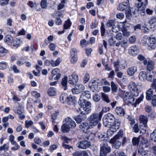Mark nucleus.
I'll use <instances>...</instances> for the list:
<instances>
[{"mask_svg": "<svg viewBox=\"0 0 156 156\" xmlns=\"http://www.w3.org/2000/svg\"><path fill=\"white\" fill-rule=\"evenodd\" d=\"M133 96L135 97H137L138 95L139 91L138 88L135 89V90H132L131 92Z\"/></svg>", "mask_w": 156, "mask_h": 156, "instance_id": "obj_50", "label": "nucleus"}, {"mask_svg": "<svg viewBox=\"0 0 156 156\" xmlns=\"http://www.w3.org/2000/svg\"><path fill=\"white\" fill-rule=\"evenodd\" d=\"M75 119L78 123H81L83 120L82 117L80 115H78L75 117Z\"/></svg>", "mask_w": 156, "mask_h": 156, "instance_id": "obj_45", "label": "nucleus"}, {"mask_svg": "<svg viewBox=\"0 0 156 156\" xmlns=\"http://www.w3.org/2000/svg\"><path fill=\"white\" fill-rule=\"evenodd\" d=\"M115 111L117 114L120 116H124L125 113L124 109L121 107L116 108Z\"/></svg>", "mask_w": 156, "mask_h": 156, "instance_id": "obj_24", "label": "nucleus"}, {"mask_svg": "<svg viewBox=\"0 0 156 156\" xmlns=\"http://www.w3.org/2000/svg\"><path fill=\"white\" fill-rule=\"evenodd\" d=\"M58 112H55L52 114L51 115V119L53 120L52 122H54V120L57 119V117L58 115Z\"/></svg>", "mask_w": 156, "mask_h": 156, "instance_id": "obj_58", "label": "nucleus"}, {"mask_svg": "<svg viewBox=\"0 0 156 156\" xmlns=\"http://www.w3.org/2000/svg\"><path fill=\"white\" fill-rule=\"evenodd\" d=\"M14 112L16 113L18 115L22 114L23 113V110L22 107L20 105H19L16 109H14Z\"/></svg>", "mask_w": 156, "mask_h": 156, "instance_id": "obj_34", "label": "nucleus"}, {"mask_svg": "<svg viewBox=\"0 0 156 156\" xmlns=\"http://www.w3.org/2000/svg\"><path fill=\"white\" fill-rule=\"evenodd\" d=\"M156 22V17H153L149 21L148 23L150 24H152Z\"/></svg>", "mask_w": 156, "mask_h": 156, "instance_id": "obj_60", "label": "nucleus"}, {"mask_svg": "<svg viewBox=\"0 0 156 156\" xmlns=\"http://www.w3.org/2000/svg\"><path fill=\"white\" fill-rule=\"evenodd\" d=\"M71 25V23L70 22V20L69 19L68 20L65 21L64 25V29H68L70 27Z\"/></svg>", "mask_w": 156, "mask_h": 156, "instance_id": "obj_37", "label": "nucleus"}, {"mask_svg": "<svg viewBox=\"0 0 156 156\" xmlns=\"http://www.w3.org/2000/svg\"><path fill=\"white\" fill-rule=\"evenodd\" d=\"M70 129V127L68 126L66 122L62 126L61 130L62 133H67L69 131Z\"/></svg>", "mask_w": 156, "mask_h": 156, "instance_id": "obj_25", "label": "nucleus"}, {"mask_svg": "<svg viewBox=\"0 0 156 156\" xmlns=\"http://www.w3.org/2000/svg\"><path fill=\"white\" fill-rule=\"evenodd\" d=\"M145 5L143 3H141L140 6L139 5V4L138 5V9H135L134 11L132 12H131L130 9H129L128 10V13H126V17H129L130 16H133V17L136 16V15L138 14V11H140L141 12H144V9L145 8Z\"/></svg>", "mask_w": 156, "mask_h": 156, "instance_id": "obj_8", "label": "nucleus"}, {"mask_svg": "<svg viewBox=\"0 0 156 156\" xmlns=\"http://www.w3.org/2000/svg\"><path fill=\"white\" fill-rule=\"evenodd\" d=\"M137 58L138 60L141 61H143L144 64L146 65L147 64V61L144 57L141 54H139L138 55Z\"/></svg>", "mask_w": 156, "mask_h": 156, "instance_id": "obj_39", "label": "nucleus"}, {"mask_svg": "<svg viewBox=\"0 0 156 156\" xmlns=\"http://www.w3.org/2000/svg\"><path fill=\"white\" fill-rule=\"evenodd\" d=\"M94 126L87 119L79 125V128L84 132H87L90 129L93 128Z\"/></svg>", "mask_w": 156, "mask_h": 156, "instance_id": "obj_11", "label": "nucleus"}, {"mask_svg": "<svg viewBox=\"0 0 156 156\" xmlns=\"http://www.w3.org/2000/svg\"><path fill=\"white\" fill-rule=\"evenodd\" d=\"M98 137L101 141L106 142L109 140L108 136L107 134L103 132L98 133Z\"/></svg>", "mask_w": 156, "mask_h": 156, "instance_id": "obj_17", "label": "nucleus"}, {"mask_svg": "<svg viewBox=\"0 0 156 156\" xmlns=\"http://www.w3.org/2000/svg\"><path fill=\"white\" fill-rule=\"evenodd\" d=\"M154 68L153 64L151 63V62H148L147 66V69L150 71L152 70Z\"/></svg>", "mask_w": 156, "mask_h": 156, "instance_id": "obj_48", "label": "nucleus"}, {"mask_svg": "<svg viewBox=\"0 0 156 156\" xmlns=\"http://www.w3.org/2000/svg\"><path fill=\"white\" fill-rule=\"evenodd\" d=\"M67 77H64L62 79V86L64 87V90H66L67 88Z\"/></svg>", "mask_w": 156, "mask_h": 156, "instance_id": "obj_29", "label": "nucleus"}, {"mask_svg": "<svg viewBox=\"0 0 156 156\" xmlns=\"http://www.w3.org/2000/svg\"><path fill=\"white\" fill-rule=\"evenodd\" d=\"M90 79V76L88 74L86 73L84 78V82L86 83Z\"/></svg>", "mask_w": 156, "mask_h": 156, "instance_id": "obj_62", "label": "nucleus"}, {"mask_svg": "<svg viewBox=\"0 0 156 156\" xmlns=\"http://www.w3.org/2000/svg\"><path fill=\"white\" fill-rule=\"evenodd\" d=\"M78 80V76L75 73H73L69 76L68 83L72 85L76 84Z\"/></svg>", "mask_w": 156, "mask_h": 156, "instance_id": "obj_14", "label": "nucleus"}, {"mask_svg": "<svg viewBox=\"0 0 156 156\" xmlns=\"http://www.w3.org/2000/svg\"><path fill=\"white\" fill-rule=\"evenodd\" d=\"M118 10L122 11L126 10V12H127V10H128V12L129 9V7L128 3L126 2L119 4L118 8Z\"/></svg>", "mask_w": 156, "mask_h": 156, "instance_id": "obj_19", "label": "nucleus"}, {"mask_svg": "<svg viewBox=\"0 0 156 156\" xmlns=\"http://www.w3.org/2000/svg\"><path fill=\"white\" fill-rule=\"evenodd\" d=\"M65 121L68 126L70 127V129L73 128L76 126V124L75 122L69 118L66 119Z\"/></svg>", "mask_w": 156, "mask_h": 156, "instance_id": "obj_21", "label": "nucleus"}, {"mask_svg": "<svg viewBox=\"0 0 156 156\" xmlns=\"http://www.w3.org/2000/svg\"><path fill=\"white\" fill-rule=\"evenodd\" d=\"M154 77L152 79L153 82L151 84V86L152 88L155 89V91L156 92V79L154 78Z\"/></svg>", "mask_w": 156, "mask_h": 156, "instance_id": "obj_56", "label": "nucleus"}, {"mask_svg": "<svg viewBox=\"0 0 156 156\" xmlns=\"http://www.w3.org/2000/svg\"><path fill=\"white\" fill-rule=\"evenodd\" d=\"M112 31L113 32L117 33L119 31V27L118 25H113L112 28Z\"/></svg>", "mask_w": 156, "mask_h": 156, "instance_id": "obj_54", "label": "nucleus"}, {"mask_svg": "<svg viewBox=\"0 0 156 156\" xmlns=\"http://www.w3.org/2000/svg\"><path fill=\"white\" fill-rule=\"evenodd\" d=\"M153 90L152 89H150L146 92V98L147 100H152L153 96Z\"/></svg>", "mask_w": 156, "mask_h": 156, "instance_id": "obj_26", "label": "nucleus"}, {"mask_svg": "<svg viewBox=\"0 0 156 156\" xmlns=\"http://www.w3.org/2000/svg\"><path fill=\"white\" fill-rule=\"evenodd\" d=\"M13 45L16 47H19L21 41L20 39L16 38L13 41Z\"/></svg>", "mask_w": 156, "mask_h": 156, "instance_id": "obj_35", "label": "nucleus"}, {"mask_svg": "<svg viewBox=\"0 0 156 156\" xmlns=\"http://www.w3.org/2000/svg\"><path fill=\"white\" fill-rule=\"evenodd\" d=\"M101 99L100 96L98 94H96L93 96V99L95 102L99 101Z\"/></svg>", "mask_w": 156, "mask_h": 156, "instance_id": "obj_46", "label": "nucleus"}, {"mask_svg": "<svg viewBox=\"0 0 156 156\" xmlns=\"http://www.w3.org/2000/svg\"><path fill=\"white\" fill-rule=\"evenodd\" d=\"M89 87L93 91L97 90H98V82L95 80L92 79L89 83Z\"/></svg>", "mask_w": 156, "mask_h": 156, "instance_id": "obj_16", "label": "nucleus"}, {"mask_svg": "<svg viewBox=\"0 0 156 156\" xmlns=\"http://www.w3.org/2000/svg\"><path fill=\"white\" fill-rule=\"evenodd\" d=\"M67 96L68 95L66 94H62L60 95V100L62 103H64L66 101Z\"/></svg>", "mask_w": 156, "mask_h": 156, "instance_id": "obj_30", "label": "nucleus"}, {"mask_svg": "<svg viewBox=\"0 0 156 156\" xmlns=\"http://www.w3.org/2000/svg\"><path fill=\"white\" fill-rule=\"evenodd\" d=\"M7 53V50L4 48L0 46V56L3 57L6 55Z\"/></svg>", "mask_w": 156, "mask_h": 156, "instance_id": "obj_31", "label": "nucleus"}, {"mask_svg": "<svg viewBox=\"0 0 156 156\" xmlns=\"http://www.w3.org/2000/svg\"><path fill=\"white\" fill-rule=\"evenodd\" d=\"M59 70L57 68L51 71V75L53 76L56 75L54 78L55 80H58L60 78L61 74L59 73Z\"/></svg>", "mask_w": 156, "mask_h": 156, "instance_id": "obj_22", "label": "nucleus"}, {"mask_svg": "<svg viewBox=\"0 0 156 156\" xmlns=\"http://www.w3.org/2000/svg\"><path fill=\"white\" fill-rule=\"evenodd\" d=\"M120 66L119 60H117L116 62H114V67L115 68V72H118L119 71Z\"/></svg>", "mask_w": 156, "mask_h": 156, "instance_id": "obj_41", "label": "nucleus"}, {"mask_svg": "<svg viewBox=\"0 0 156 156\" xmlns=\"http://www.w3.org/2000/svg\"><path fill=\"white\" fill-rule=\"evenodd\" d=\"M31 93L32 96L36 98H38L40 97V94L35 91H32Z\"/></svg>", "mask_w": 156, "mask_h": 156, "instance_id": "obj_57", "label": "nucleus"}, {"mask_svg": "<svg viewBox=\"0 0 156 156\" xmlns=\"http://www.w3.org/2000/svg\"><path fill=\"white\" fill-rule=\"evenodd\" d=\"M101 35L103 36H104V34L105 33V29L104 27V25L103 23L101 24Z\"/></svg>", "mask_w": 156, "mask_h": 156, "instance_id": "obj_59", "label": "nucleus"}, {"mask_svg": "<svg viewBox=\"0 0 156 156\" xmlns=\"http://www.w3.org/2000/svg\"><path fill=\"white\" fill-rule=\"evenodd\" d=\"M91 95L90 92L88 91H85L83 92L81 94L79 99L81 100H86V99L90 98Z\"/></svg>", "mask_w": 156, "mask_h": 156, "instance_id": "obj_20", "label": "nucleus"}, {"mask_svg": "<svg viewBox=\"0 0 156 156\" xmlns=\"http://www.w3.org/2000/svg\"><path fill=\"white\" fill-rule=\"evenodd\" d=\"M111 86L112 92L113 93L117 92V91L118 90L117 85L113 82H111Z\"/></svg>", "mask_w": 156, "mask_h": 156, "instance_id": "obj_32", "label": "nucleus"}, {"mask_svg": "<svg viewBox=\"0 0 156 156\" xmlns=\"http://www.w3.org/2000/svg\"><path fill=\"white\" fill-rule=\"evenodd\" d=\"M13 38L11 35H7L5 39V41L7 43L12 42V41Z\"/></svg>", "mask_w": 156, "mask_h": 156, "instance_id": "obj_42", "label": "nucleus"}, {"mask_svg": "<svg viewBox=\"0 0 156 156\" xmlns=\"http://www.w3.org/2000/svg\"><path fill=\"white\" fill-rule=\"evenodd\" d=\"M123 135V132H122V134L120 135L119 133L118 134L115 135L114 137L111 139L110 142L111 143L113 144V146L116 149L119 148L121 145V141L119 140L120 138Z\"/></svg>", "mask_w": 156, "mask_h": 156, "instance_id": "obj_9", "label": "nucleus"}, {"mask_svg": "<svg viewBox=\"0 0 156 156\" xmlns=\"http://www.w3.org/2000/svg\"><path fill=\"white\" fill-rule=\"evenodd\" d=\"M85 88L84 86L81 84H78L76 85L75 88L71 90L73 94H78L81 92Z\"/></svg>", "mask_w": 156, "mask_h": 156, "instance_id": "obj_15", "label": "nucleus"}, {"mask_svg": "<svg viewBox=\"0 0 156 156\" xmlns=\"http://www.w3.org/2000/svg\"><path fill=\"white\" fill-rule=\"evenodd\" d=\"M140 137H134L132 140L133 144V145H138L140 142Z\"/></svg>", "mask_w": 156, "mask_h": 156, "instance_id": "obj_36", "label": "nucleus"}, {"mask_svg": "<svg viewBox=\"0 0 156 156\" xmlns=\"http://www.w3.org/2000/svg\"><path fill=\"white\" fill-rule=\"evenodd\" d=\"M47 4V0H41V5L42 8L43 9H46Z\"/></svg>", "mask_w": 156, "mask_h": 156, "instance_id": "obj_43", "label": "nucleus"}, {"mask_svg": "<svg viewBox=\"0 0 156 156\" xmlns=\"http://www.w3.org/2000/svg\"><path fill=\"white\" fill-rule=\"evenodd\" d=\"M144 96L141 94L140 97L135 101V98L130 92H126L124 97V99L131 104H135L136 105L139 104L142 101Z\"/></svg>", "mask_w": 156, "mask_h": 156, "instance_id": "obj_3", "label": "nucleus"}, {"mask_svg": "<svg viewBox=\"0 0 156 156\" xmlns=\"http://www.w3.org/2000/svg\"><path fill=\"white\" fill-rule=\"evenodd\" d=\"M155 73L153 71L148 73L144 71H141L139 74V79L141 81L147 80L148 81L152 82Z\"/></svg>", "mask_w": 156, "mask_h": 156, "instance_id": "obj_6", "label": "nucleus"}, {"mask_svg": "<svg viewBox=\"0 0 156 156\" xmlns=\"http://www.w3.org/2000/svg\"><path fill=\"white\" fill-rule=\"evenodd\" d=\"M75 101V98L71 95L67 96L66 101L69 105H74Z\"/></svg>", "mask_w": 156, "mask_h": 156, "instance_id": "obj_28", "label": "nucleus"}, {"mask_svg": "<svg viewBox=\"0 0 156 156\" xmlns=\"http://www.w3.org/2000/svg\"><path fill=\"white\" fill-rule=\"evenodd\" d=\"M151 104L153 106H156V95H153L152 98Z\"/></svg>", "mask_w": 156, "mask_h": 156, "instance_id": "obj_52", "label": "nucleus"}, {"mask_svg": "<svg viewBox=\"0 0 156 156\" xmlns=\"http://www.w3.org/2000/svg\"><path fill=\"white\" fill-rule=\"evenodd\" d=\"M111 151V148L107 144L101 145L100 149V156H106Z\"/></svg>", "mask_w": 156, "mask_h": 156, "instance_id": "obj_10", "label": "nucleus"}, {"mask_svg": "<svg viewBox=\"0 0 156 156\" xmlns=\"http://www.w3.org/2000/svg\"><path fill=\"white\" fill-rule=\"evenodd\" d=\"M151 140L155 142H156V130H154L150 134Z\"/></svg>", "mask_w": 156, "mask_h": 156, "instance_id": "obj_40", "label": "nucleus"}, {"mask_svg": "<svg viewBox=\"0 0 156 156\" xmlns=\"http://www.w3.org/2000/svg\"><path fill=\"white\" fill-rule=\"evenodd\" d=\"M117 154L118 156H127L126 154L122 151H118Z\"/></svg>", "mask_w": 156, "mask_h": 156, "instance_id": "obj_64", "label": "nucleus"}, {"mask_svg": "<svg viewBox=\"0 0 156 156\" xmlns=\"http://www.w3.org/2000/svg\"><path fill=\"white\" fill-rule=\"evenodd\" d=\"M47 93L50 96H53L56 95V93L55 90L53 87H51L48 89Z\"/></svg>", "mask_w": 156, "mask_h": 156, "instance_id": "obj_27", "label": "nucleus"}, {"mask_svg": "<svg viewBox=\"0 0 156 156\" xmlns=\"http://www.w3.org/2000/svg\"><path fill=\"white\" fill-rule=\"evenodd\" d=\"M101 97L103 100L106 102L108 103L110 102V100H109L108 96L107 94L102 93H101Z\"/></svg>", "mask_w": 156, "mask_h": 156, "instance_id": "obj_38", "label": "nucleus"}, {"mask_svg": "<svg viewBox=\"0 0 156 156\" xmlns=\"http://www.w3.org/2000/svg\"><path fill=\"white\" fill-rule=\"evenodd\" d=\"M78 103L83 110L80 112V114L83 115H86L90 113L91 111L90 108L91 107V104L90 102L87 101V100H81L79 99Z\"/></svg>", "mask_w": 156, "mask_h": 156, "instance_id": "obj_4", "label": "nucleus"}, {"mask_svg": "<svg viewBox=\"0 0 156 156\" xmlns=\"http://www.w3.org/2000/svg\"><path fill=\"white\" fill-rule=\"evenodd\" d=\"M137 67L133 66L128 68L127 70V73L129 76H132L137 71Z\"/></svg>", "mask_w": 156, "mask_h": 156, "instance_id": "obj_23", "label": "nucleus"}, {"mask_svg": "<svg viewBox=\"0 0 156 156\" xmlns=\"http://www.w3.org/2000/svg\"><path fill=\"white\" fill-rule=\"evenodd\" d=\"M139 48L138 47L135 45L131 47L129 50V53L133 56L137 55L138 53Z\"/></svg>", "mask_w": 156, "mask_h": 156, "instance_id": "obj_18", "label": "nucleus"}, {"mask_svg": "<svg viewBox=\"0 0 156 156\" xmlns=\"http://www.w3.org/2000/svg\"><path fill=\"white\" fill-rule=\"evenodd\" d=\"M140 128H143V129L146 130L148 121L147 117L144 115H140Z\"/></svg>", "mask_w": 156, "mask_h": 156, "instance_id": "obj_13", "label": "nucleus"}, {"mask_svg": "<svg viewBox=\"0 0 156 156\" xmlns=\"http://www.w3.org/2000/svg\"><path fill=\"white\" fill-rule=\"evenodd\" d=\"M7 64L5 62H2L0 63V69L4 70L7 67Z\"/></svg>", "mask_w": 156, "mask_h": 156, "instance_id": "obj_44", "label": "nucleus"}, {"mask_svg": "<svg viewBox=\"0 0 156 156\" xmlns=\"http://www.w3.org/2000/svg\"><path fill=\"white\" fill-rule=\"evenodd\" d=\"M115 42V41H114L112 37L109 39V44L110 46H113L114 45Z\"/></svg>", "mask_w": 156, "mask_h": 156, "instance_id": "obj_63", "label": "nucleus"}, {"mask_svg": "<svg viewBox=\"0 0 156 156\" xmlns=\"http://www.w3.org/2000/svg\"><path fill=\"white\" fill-rule=\"evenodd\" d=\"M102 115V112H100L99 114L94 113L88 118L87 120L94 127L98 124L99 122L101 120Z\"/></svg>", "mask_w": 156, "mask_h": 156, "instance_id": "obj_7", "label": "nucleus"}, {"mask_svg": "<svg viewBox=\"0 0 156 156\" xmlns=\"http://www.w3.org/2000/svg\"><path fill=\"white\" fill-rule=\"evenodd\" d=\"M129 41L130 43H133L136 41V38L135 36H131L129 37Z\"/></svg>", "mask_w": 156, "mask_h": 156, "instance_id": "obj_47", "label": "nucleus"}, {"mask_svg": "<svg viewBox=\"0 0 156 156\" xmlns=\"http://www.w3.org/2000/svg\"><path fill=\"white\" fill-rule=\"evenodd\" d=\"M145 45L148 46V49L149 50L154 49L156 46V42L155 38L153 35H151L149 37L146 36H144L143 40Z\"/></svg>", "mask_w": 156, "mask_h": 156, "instance_id": "obj_5", "label": "nucleus"}, {"mask_svg": "<svg viewBox=\"0 0 156 156\" xmlns=\"http://www.w3.org/2000/svg\"><path fill=\"white\" fill-rule=\"evenodd\" d=\"M61 61V58H59L55 61L54 60L51 61V64L53 66H57L59 65Z\"/></svg>", "mask_w": 156, "mask_h": 156, "instance_id": "obj_33", "label": "nucleus"}, {"mask_svg": "<svg viewBox=\"0 0 156 156\" xmlns=\"http://www.w3.org/2000/svg\"><path fill=\"white\" fill-rule=\"evenodd\" d=\"M129 87H131L132 90L137 88L136 85L133 82H131L130 83Z\"/></svg>", "mask_w": 156, "mask_h": 156, "instance_id": "obj_53", "label": "nucleus"}, {"mask_svg": "<svg viewBox=\"0 0 156 156\" xmlns=\"http://www.w3.org/2000/svg\"><path fill=\"white\" fill-rule=\"evenodd\" d=\"M77 52L76 49L73 48L70 51V60L72 63H76L77 61Z\"/></svg>", "mask_w": 156, "mask_h": 156, "instance_id": "obj_12", "label": "nucleus"}, {"mask_svg": "<svg viewBox=\"0 0 156 156\" xmlns=\"http://www.w3.org/2000/svg\"><path fill=\"white\" fill-rule=\"evenodd\" d=\"M25 122V126L27 128H29L30 126L32 125L33 124V121L31 120L26 121Z\"/></svg>", "mask_w": 156, "mask_h": 156, "instance_id": "obj_55", "label": "nucleus"}, {"mask_svg": "<svg viewBox=\"0 0 156 156\" xmlns=\"http://www.w3.org/2000/svg\"><path fill=\"white\" fill-rule=\"evenodd\" d=\"M144 148L142 147H139L138 153L142 155L143 156H145L146 154V152L144 151Z\"/></svg>", "mask_w": 156, "mask_h": 156, "instance_id": "obj_49", "label": "nucleus"}, {"mask_svg": "<svg viewBox=\"0 0 156 156\" xmlns=\"http://www.w3.org/2000/svg\"><path fill=\"white\" fill-rule=\"evenodd\" d=\"M56 47L55 44L54 43H51L49 46V48L51 51H53L55 50Z\"/></svg>", "mask_w": 156, "mask_h": 156, "instance_id": "obj_61", "label": "nucleus"}, {"mask_svg": "<svg viewBox=\"0 0 156 156\" xmlns=\"http://www.w3.org/2000/svg\"><path fill=\"white\" fill-rule=\"evenodd\" d=\"M120 122L119 120H115L114 115L110 113L105 115L103 118V124L105 126L110 127L113 126L116 130L119 129Z\"/></svg>", "mask_w": 156, "mask_h": 156, "instance_id": "obj_1", "label": "nucleus"}, {"mask_svg": "<svg viewBox=\"0 0 156 156\" xmlns=\"http://www.w3.org/2000/svg\"><path fill=\"white\" fill-rule=\"evenodd\" d=\"M114 22L112 20H109L107 23L106 26L108 27H110L111 26H113L114 25Z\"/></svg>", "mask_w": 156, "mask_h": 156, "instance_id": "obj_51", "label": "nucleus"}, {"mask_svg": "<svg viewBox=\"0 0 156 156\" xmlns=\"http://www.w3.org/2000/svg\"><path fill=\"white\" fill-rule=\"evenodd\" d=\"M83 138L84 140L78 143L77 146L79 148L86 149L91 146L90 141L94 139L92 134L84 133L83 134Z\"/></svg>", "mask_w": 156, "mask_h": 156, "instance_id": "obj_2", "label": "nucleus"}]
</instances>
